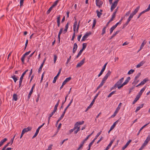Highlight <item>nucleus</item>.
<instances>
[{"instance_id": "c85d7f7f", "label": "nucleus", "mask_w": 150, "mask_h": 150, "mask_svg": "<svg viewBox=\"0 0 150 150\" xmlns=\"http://www.w3.org/2000/svg\"><path fill=\"white\" fill-rule=\"evenodd\" d=\"M84 123V121H82L81 122H78L76 123L75 125L76 126H79L80 125L83 124Z\"/></svg>"}, {"instance_id": "a18cd8bd", "label": "nucleus", "mask_w": 150, "mask_h": 150, "mask_svg": "<svg viewBox=\"0 0 150 150\" xmlns=\"http://www.w3.org/2000/svg\"><path fill=\"white\" fill-rule=\"evenodd\" d=\"M7 140V139L6 138H5L3 139V140H1L0 141V142H1V143L3 144L4 143L6 142Z\"/></svg>"}, {"instance_id": "a211bd4d", "label": "nucleus", "mask_w": 150, "mask_h": 150, "mask_svg": "<svg viewBox=\"0 0 150 150\" xmlns=\"http://www.w3.org/2000/svg\"><path fill=\"white\" fill-rule=\"evenodd\" d=\"M132 140H129L127 142L126 144L122 148V150H124L129 145V144L131 142Z\"/></svg>"}, {"instance_id": "79ce46f5", "label": "nucleus", "mask_w": 150, "mask_h": 150, "mask_svg": "<svg viewBox=\"0 0 150 150\" xmlns=\"http://www.w3.org/2000/svg\"><path fill=\"white\" fill-rule=\"evenodd\" d=\"M53 8V7H52V6H51L49 8V9L47 11V14H49L50 13L51 11L52 10Z\"/></svg>"}, {"instance_id": "bb28decb", "label": "nucleus", "mask_w": 150, "mask_h": 150, "mask_svg": "<svg viewBox=\"0 0 150 150\" xmlns=\"http://www.w3.org/2000/svg\"><path fill=\"white\" fill-rule=\"evenodd\" d=\"M120 30H118L117 31L110 37V38L109 39L110 40H111L112 39L113 37L115 36L117 34H118L120 32Z\"/></svg>"}, {"instance_id": "1a4fd4ad", "label": "nucleus", "mask_w": 150, "mask_h": 150, "mask_svg": "<svg viewBox=\"0 0 150 150\" xmlns=\"http://www.w3.org/2000/svg\"><path fill=\"white\" fill-rule=\"evenodd\" d=\"M107 63H108L107 62L103 66V68H102V69L101 70L100 73L98 75V77H100L102 74L103 72L105 71V68H106V65L107 64Z\"/></svg>"}, {"instance_id": "13d9d810", "label": "nucleus", "mask_w": 150, "mask_h": 150, "mask_svg": "<svg viewBox=\"0 0 150 150\" xmlns=\"http://www.w3.org/2000/svg\"><path fill=\"white\" fill-rule=\"evenodd\" d=\"M45 124V123H43L42 125H40V126L38 128V129H37L36 130H38V131H39V130L40 129L42 128L43 126L44 125V124Z\"/></svg>"}, {"instance_id": "ea45409f", "label": "nucleus", "mask_w": 150, "mask_h": 150, "mask_svg": "<svg viewBox=\"0 0 150 150\" xmlns=\"http://www.w3.org/2000/svg\"><path fill=\"white\" fill-rule=\"evenodd\" d=\"M11 78L14 80V82L16 83L17 80V79L16 77V76L14 75L11 76Z\"/></svg>"}, {"instance_id": "58836bf2", "label": "nucleus", "mask_w": 150, "mask_h": 150, "mask_svg": "<svg viewBox=\"0 0 150 150\" xmlns=\"http://www.w3.org/2000/svg\"><path fill=\"white\" fill-rule=\"evenodd\" d=\"M102 131H100L99 132H98L97 134L96 135V136H95V138L94 139V140H96L97 139V138L98 137L100 134L101 133Z\"/></svg>"}, {"instance_id": "9d476101", "label": "nucleus", "mask_w": 150, "mask_h": 150, "mask_svg": "<svg viewBox=\"0 0 150 150\" xmlns=\"http://www.w3.org/2000/svg\"><path fill=\"white\" fill-rule=\"evenodd\" d=\"M85 58H84L78 64L76 65V67H81L84 63Z\"/></svg>"}, {"instance_id": "bf43d9fd", "label": "nucleus", "mask_w": 150, "mask_h": 150, "mask_svg": "<svg viewBox=\"0 0 150 150\" xmlns=\"http://www.w3.org/2000/svg\"><path fill=\"white\" fill-rule=\"evenodd\" d=\"M70 105H69V104L68 105H67V106L66 107V108L65 109H64V112H63L65 113L66 112V111L67 109L69 107V106Z\"/></svg>"}, {"instance_id": "680f3d73", "label": "nucleus", "mask_w": 150, "mask_h": 150, "mask_svg": "<svg viewBox=\"0 0 150 150\" xmlns=\"http://www.w3.org/2000/svg\"><path fill=\"white\" fill-rule=\"evenodd\" d=\"M76 128V126H75V125H74V127L73 129H70L69 130V132L70 133H71Z\"/></svg>"}, {"instance_id": "473e14b6", "label": "nucleus", "mask_w": 150, "mask_h": 150, "mask_svg": "<svg viewBox=\"0 0 150 150\" xmlns=\"http://www.w3.org/2000/svg\"><path fill=\"white\" fill-rule=\"evenodd\" d=\"M13 99L16 101L17 100V95L16 94H14L13 95Z\"/></svg>"}, {"instance_id": "20e7f679", "label": "nucleus", "mask_w": 150, "mask_h": 150, "mask_svg": "<svg viewBox=\"0 0 150 150\" xmlns=\"http://www.w3.org/2000/svg\"><path fill=\"white\" fill-rule=\"evenodd\" d=\"M122 104L121 103H120L118 105V106L117 108L116 109V110L114 112V114L111 116V117H115L116 115L117 114L118 112V111L119 110Z\"/></svg>"}, {"instance_id": "4c0bfd02", "label": "nucleus", "mask_w": 150, "mask_h": 150, "mask_svg": "<svg viewBox=\"0 0 150 150\" xmlns=\"http://www.w3.org/2000/svg\"><path fill=\"white\" fill-rule=\"evenodd\" d=\"M95 140H94V139L88 145V147L91 148V146L94 143L95 141Z\"/></svg>"}, {"instance_id": "49530a36", "label": "nucleus", "mask_w": 150, "mask_h": 150, "mask_svg": "<svg viewBox=\"0 0 150 150\" xmlns=\"http://www.w3.org/2000/svg\"><path fill=\"white\" fill-rule=\"evenodd\" d=\"M100 91H99L98 93L97 94H96V96H95L93 99V100H94V101H95V100L96 99V98H97V97H98V95H99V94L100 93Z\"/></svg>"}, {"instance_id": "2eb2a0df", "label": "nucleus", "mask_w": 150, "mask_h": 150, "mask_svg": "<svg viewBox=\"0 0 150 150\" xmlns=\"http://www.w3.org/2000/svg\"><path fill=\"white\" fill-rule=\"evenodd\" d=\"M77 45L76 43H75L74 44L73 48V53L74 54L77 50Z\"/></svg>"}, {"instance_id": "2f4dec72", "label": "nucleus", "mask_w": 150, "mask_h": 150, "mask_svg": "<svg viewBox=\"0 0 150 150\" xmlns=\"http://www.w3.org/2000/svg\"><path fill=\"white\" fill-rule=\"evenodd\" d=\"M96 12L97 13V16H98V18H100L102 14V13L99 12L98 10L96 11Z\"/></svg>"}, {"instance_id": "37998d69", "label": "nucleus", "mask_w": 150, "mask_h": 150, "mask_svg": "<svg viewBox=\"0 0 150 150\" xmlns=\"http://www.w3.org/2000/svg\"><path fill=\"white\" fill-rule=\"evenodd\" d=\"M25 56L23 54L21 59V61L22 62L23 64L24 63V59L25 58Z\"/></svg>"}, {"instance_id": "a878e982", "label": "nucleus", "mask_w": 150, "mask_h": 150, "mask_svg": "<svg viewBox=\"0 0 150 150\" xmlns=\"http://www.w3.org/2000/svg\"><path fill=\"white\" fill-rule=\"evenodd\" d=\"M140 97V96L137 95L136 96V97L135 98L134 100L132 102V104H135V103L139 99Z\"/></svg>"}, {"instance_id": "7ed1b4c3", "label": "nucleus", "mask_w": 150, "mask_h": 150, "mask_svg": "<svg viewBox=\"0 0 150 150\" xmlns=\"http://www.w3.org/2000/svg\"><path fill=\"white\" fill-rule=\"evenodd\" d=\"M139 8L140 6H138L136 9H135L134 11H133L132 13L130 14L129 17L131 18H132L133 16L135 15L138 12L139 10Z\"/></svg>"}, {"instance_id": "a19ab883", "label": "nucleus", "mask_w": 150, "mask_h": 150, "mask_svg": "<svg viewBox=\"0 0 150 150\" xmlns=\"http://www.w3.org/2000/svg\"><path fill=\"white\" fill-rule=\"evenodd\" d=\"M43 65H44L43 64H41L40 67H39L38 69V72L39 73H40L41 72V70L43 67Z\"/></svg>"}, {"instance_id": "3c124183", "label": "nucleus", "mask_w": 150, "mask_h": 150, "mask_svg": "<svg viewBox=\"0 0 150 150\" xmlns=\"http://www.w3.org/2000/svg\"><path fill=\"white\" fill-rule=\"evenodd\" d=\"M54 63H55L57 60V55H56V54H54Z\"/></svg>"}, {"instance_id": "c03bdc74", "label": "nucleus", "mask_w": 150, "mask_h": 150, "mask_svg": "<svg viewBox=\"0 0 150 150\" xmlns=\"http://www.w3.org/2000/svg\"><path fill=\"white\" fill-rule=\"evenodd\" d=\"M116 92V91H113L112 92H111V93H110L109 94L108 96V98H109V97H110L111 96L113 95V94L114 93H115V92Z\"/></svg>"}, {"instance_id": "7c9ffc66", "label": "nucleus", "mask_w": 150, "mask_h": 150, "mask_svg": "<svg viewBox=\"0 0 150 150\" xmlns=\"http://www.w3.org/2000/svg\"><path fill=\"white\" fill-rule=\"evenodd\" d=\"M146 43V41H145V40H144V41L142 43L140 48V50H141L144 47V45Z\"/></svg>"}, {"instance_id": "f03ea898", "label": "nucleus", "mask_w": 150, "mask_h": 150, "mask_svg": "<svg viewBox=\"0 0 150 150\" xmlns=\"http://www.w3.org/2000/svg\"><path fill=\"white\" fill-rule=\"evenodd\" d=\"M130 79L131 78L130 77H128L127 79L125 80V82L123 83H122L120 86L118 87V89H120L122 87L124 86L127 84L129 82V81H130Z\"/></svg>"}, {"instance_id": "0eeeda50", "label": "nucleus", "mask_w": 150, "mask_h": 150, "mask_svg": "<svg viewBox=\"0 0 150 150\" xmlns=\"http://www.w3.org/2000/svg\"><path fill=\"white\" fill-rule=\"evenodd\" d=\"M62 69V68H61L59 69V72H58L57 74L54 78L53 80V81H52V83H55L56 82L58 77L59 76V74H60L61 73Z\"/></svg>"}, {"instance_id": "f704fd0d", "label": "nucleus", "mask_w": 150, "mask_h": 150, "mask_svg": "<svg viewBox=\"0 0 150 150\" xmlns=\"http://www.w3.org/2000/svg\"><path fill=\"white\" fill-rule=\"evenodd\" d=\"M115 28L113 26H112L110 29V34H111L112 32H113V30Z\"/></svg>"}, {"instance_id": "f257e3e1", "label": "nucleus", "mask_w": 150, "mask_h": 150, "mask_svg": "<svg viewBox=\"0 0 150 150\" xmlns=\"http://www.w3.org/2000/svg\"><path fill=\"white\" fill-rule=\"evenodd\" d=\"M150 140V134L147 137L146 140L144 141V142L142 144L141 147L139 149V150H142L144 147L147 144Z\"/></svg>"}, {"instance_id": "09e8293b", "label": "nucleus", "mask_w": 150, "mask_h": 150, "mask_svg": "<svg viewBox=\"0 0 150 150\" xmlns=\"http://www.w3.org/2000/svg\"><path fill=\"white\" fill-rule=\"evenodd\" d=\"M134 71V69H131L128 72V74H130L133 73Z\"/></svg>"}, {"instance_id": "774afa93", "label": "nucleus", "mask_w": 150, "mask_h": 150, "mask_svg": "<svg viewBox=\"0 0 150 150\" xmlns=\"http://www.w3.org/2000/svg\"><path fill=\"white\" fill-rule=\"evenodd\" d=\"M52 146L53 145L52 144L50 145V146H48L47 150H51L52 149Z\"/></svg>"}, {"instance_id": "6e6d98bb", "label": "nucleus", "mask_w": 150, "mask_h": 150, "mask_svg": "<svg viewBox=\"0 0 150 150\" xmlns=\"http://www.w3.org/2000/svg\"><path fill=\"white\" fill-rule=\"evenodd\" d=\"M60 15H59L57 18V22H60Z\"/></svg>"}, {"instance_id": "8fccbe9b", "label": "nucleus", "mask_w": 150, "mask_h": 150, "mask_svg": "<svg viewBox=\"0 0 150 150\" xmlns=\"http://www.w3.org/2000/svg\"><path fill=\"white\" fill-rule=\"evenodd\" d=\"M96 23V19H94L93 21V24L92 25V28H93L95 26Z\"/></svg>"}, {"instance_id": "4468645a", "label": "nucleus", "mask_w": 150, "mask_h": 150, "mask_svg": "<svg viewBox=\"0 0 150 150\" xmlns=\"http://www.w3.org/2000/svg\"><path fill=\"white\" fill-rule=\"evenodd\" d=\"M15 136H15H14V137L11 139V142H8L7 144H6V145H5L4 146V148H5V147H7L10 144H11V145L13 144V142L14 139V138Z\"/></svg>"}, {"instance_id": "4d7b16f0", "label": "nucleus", "mask_w": 150, "mask_h": 150, "mask_svg": "<svg viewBox=\"0 0 150 150\" xmlns=\"http://www.w3.org/2000/svg\"><path fill=\"white\" fill-rule=\"evenodd\" d=\"M6 147H5V148H4V147L1 150L4 149V150H11L12 149L11 148L8 147V148H7L6 149Z\"/></svg>"}, {"instance_id": "6ab92c4d", "label": "nucleus", "mask_w": 150, "mask_h": 150, "mask_svg": "<svg viewBox=\"0 0 150 150\" xmlns=\"http://www.w3.org/2000/svg\"><path fill=\"white\" fill-rule=\"evenodd\" d=\"M32 128L30 127H28L27 128H24L22 130L25 133V132H27L29 131H30L31 130Z\"/></svg>"}, {"instance_id": "338daca9", "label": "nucleus", "mask_w": 150, "mask_h": 150, "mask_svg": "<svg viewBox=\"0 0 150 150\" xmlns=\"http://www.w3.org/2000/svg\"><path fill=\"white\" fill-rule=\"evenodd\" d=\"M115 16L112 15V17L111 19L110 20V21H112L115 18Z\"/></svg>"}, {"instance_id": "0e129e2a", "label": "nucleus", "mask_w": 150, "mask_h": 150, "mask_svg": "<svg viewBox=\"0 0 150 150\" xmlns=\"http://www.w3.org/2000/svg\"><path fill=\"white\" fill-rule=\"evenodd\" d=\"M25 75V74H24V73L22 74L21 77L20 78V80H21L23 81V79L24 76Z\"/></svg>"}, {"instance_id": "dca6fc26", "label": "nucleus", "mask_w": 150, "mask_h": 150, "mask_svg": "<svg viewBox=\"0 0 150 150\" xmlns=\"http://www.w3.org/2000/svg\"><path fill=\"white\" fill-rule=\"evenodd\" d=\"M146 88V86H145L143 88H142V89L141 90V91H139V94L137 95L139 96L140 97L142 95V93L144 91Z\"/></svg>"}, {"instance_id": "423d86ee", "label": "nucleus", "mask_w": 150, "mask_h": 150, "mask_svg": "<svg viewBox=\"0 0 150 150\" xmlns=\"http://www.w3.org/2000/svg\"><path fill=\"white\" fill-rule=\"evenodd\" d=\"M124 79V78L123 77L120 79L118 81L117 83H115V84L117 86V87L118 88V87L120 86L122 84V83L123 82Z\"/></svg>"}, {"instance_id": "5fc2aeb1", "label": "nucleus", "mask_w": 150, "mask_h": 150, "mask_svg": "<svg viewBox=\"0 0 150 150\" xmlns=\"http://www.w3.org/2000/svg\"><path fill=\"white\" fill-rule=\"evenodd\" d=\"M139 81V80H134V81L132 83V84L136 85L138 83V82Z\"/></svg>"}, {"instance_id": "412c9836", "label": "nucleus", "mask_w": 150, "mask_h": 150, "mask_svg": "<svg viewBox=\"0 0 150 150\" xmlns=\"http://www.w3.org/2000/svg\"><path fill=\"white\" fill-rule=\"evenodd\" d=\"M145 62V61H142L140 62L137 65L136 67L137 68H139L140 67L142 66L143 64H144Z\"/></svg>"}, {"instance_id": "69168bd1", "label": "nucleus", "mask_w": 150, "mask_h": 150, "mask_svg": "<svg viewBox=\"0 0 150 150\" xmlns=\"http://www.w3.org/2000/svg\"><path fill=\"white\" fill-rule=\"evenodd\" d=\"M111 145L109 144L104 150H108L111 147Z\"/></svg>"}, {"instance_id": "5701e85b", "label": "nucleus", "mask_w": 150, "mask_h": 150, "mask_svg": "<svg viewBox=\"0 0 150 150\" xmlns=\"http://www.w3.org/2000/svg\"><path fill=\"white\" fill-rule=\"evenodd\" d=\"M150 123V122H149V123L146 124V125H144V126H142L139 130V131H138V132L137 133V135H138L140 133V132L141 131H142V130L147 125H148V124H149Z\"/></svg>"}, {"instance_id": "39448f33", "label": "nucleus", "mask_w": 150, "mask_h": 150, "mask_svg": "<svg viewBox=\"0 0 150 150\" xmlns=\"http://www.w3.org/2000/svg\"><path fill=\"white\" fill-rule=\"evenodd\" d=\"M91 34V32H86L84 35L82 39H81V41H85L86 39L88 38V36Z\"/></svg>"}, {"instance_id": "f8f14e48", "label": "nucleus", "mask_w": 150, "mask_h": 150, "mask_svg": "<svg viewBox=\"0 0 150 150\" xmlns=\"http://www.w3.org/2000/svg\"><path fill=\"white\" fill-rule=\"evenodd\" d=\"M96 6H98L99 8H100L102 6L103 2L102 1L99 0L98 1H96Z\"/></svg>"}, {"instance_id": "4be33fe9", "label": "nucleus", "mask_w": 150, "mask_h": 150, "mask_svg": "<svg viewBox=\"0 0 150 150\" xmlns=\"http://www.w3.org/2000/svg\"><path fill=\"white\" fill-rule=\"evenodd\" d=\"M95 101H94V100H92V102L90 104V105L88 106V107L86 109V110H85V112H86L89 109H90V108H91V106L93 105V104Z\"/></svg>"}, {"instance_id": "6e6552de", "label": "nucleus", "mask_w": 150, "mask_h": 150, "mask_svg": "<svg viewBox=\"0 0 150 150\" xmlns=\"http://www.w3.org/2000/svg\"><path fill=\"white\" fill-rule=\"evenodd\" d=\"M35 86V84H34L33 85L32 87L31 90L30 91V92L28 95V100H29L30 99V97L31 95V94H32V93H33V91L34 88Z\"/></svg>"}, {"instance_id": "f3484780", "label": "nucleus", "mask_w": 150, "mask_h": 150, "mask_svg": "<svg viewBox=\"0 0 150 150\" xmlns=\"http://www.w3.org/2000/svg\"><path fill=\"white\" fill-rule=\"evenodd\" d=\"M65 114V113H64L63 112L62 114L61 115V116L58 119L57 121L56 124V125H57L58 124L59 122L63 117L64 116Z\"/></svg>"}, {"instance_id": "9b49d317", "label": "nucleus", "mask_w": 150, "mask_h": 150, "mask_svg": "<svg viewBox=\"0 0 150 150\" xmlns=\"http://www.w3.org/2000/svg\"><path fill=\"white\" fill-rule=\"evenodd\" d=\"M74 18L75 20V22L74 23L73 25V30L74 31H75L76 28L77 24V22L76 20V17L74 16Z\"/></svg>"}, {"instance_id": "72a5a7b5", "label": "nucleus", "mask_w": 150, "mask_h": 150, "mask_svg": "<svg viewBox=\"0 0 150 150\" xmlns=\"http://www.w3.org/2000/svg\"><path fill=\"white\" fill-rule=\"evenodd\" d=\"M83 50L82 49H81L80 51H79V52L78 54L76 56V58H78L81 54L82 52H83Z\"/></svg>"}, {"instance_id": "e433bc0d", "label": "nucleus", "mask_w": 150, "mask_h": 150, "mask_svg": "<svg viewBox=\"0 0 150 150\" xmlns=\"http://www.w3.org/2000/svg\"><path fill=\"white\" fill-rule=\"evenodd\" d=\"M87 46V44L86 43H83L82 44V48L81 49L83 50H84L86 48Z\"/></svg>"}, {"instance_id": "ddd939ff", "label": "nucleus", "mask_w": 150, "mask_h": 150, "mask_svg": "<svg viewBox=\"0 0 150 150\" xmlns=\"http://www.w3.org/2000/svg\"><path fill=\"white\" fill-rule=\"evenodd\" d=\"M119 1V0H116L115 1L113 2V3H112V4L111 7L115 9L117 6V3Z\"/></svg>"}, {"instance_id": "e2e57ef3", "label": "nucleus", "mask_w": 150, "mask_h": 150, "mask_svg": "<svg viewBox=\"0 0 150 150\" xmlns=\"http://www.w3.org/2000/svg\"><path fill=\"white\" fill-rule=\"evenodd\" d=\"M59 105L58 104H56V105H55V106H54V110L55 111H56V110H57V108L58 107V106Z\"/></svg>"}, {"instance_id": "c756f323", "label": "nucleus", "mask_w": 150, "mask_h": 150, "mask_svg": "<svg viewBox=\"0 0 150 150\" xmlns=\"http://www.w3.org/2000/svg\"><path fill=\"white\" fill-rule=\"evenodd\" d=\"M119 120H117V121H116L113 124V125L111 127V129H113L115 127L116 125L118 122H119Z\"/></svg>"}, {"instance_id": "de8ad7c7", "label": "nucleus", "mask_w": 150, "mask_h": 150, "mask_svg": "<svg viewBox=\"0 0 150 150\" xmlns=\"http://www.w3.org/2000/svg\"><path fill=\"white\" fill-rule=\"evenodd\" d=\"M106 28V27H104L103 28V29L102 30V35H103L105 33V30Z\"/></svg>"}, {"instance_id": "c9c22d12", "label": "nucleus", "mask_w": 150, "mask_h": 150, "mask_svg": "<svg viewBox=\"0 0 150 150\" xmlns=\"http://www.w3.org/2000/svg\"><path fill=\"white\" fill-rule=\"evenodd\" d=\"M59 0H57V1H56L52 5V7H54V6L57 5V4L59 2Z\"/></svg>"}, {"instance_id": "aec40b11", "label": "nucleus", "mask_w": 150, "mask_h": 150, "mask_svg": "<svg viewBox=\"0 0 150 150\" xmlns=\"http://www.w3.org/2000/svg\"><path fill=\"white\" fill-rule=\"evenodd\" d=\"M111 74V72L110 70H108V72L106 74L103 78L107 80L108 76H110Z\"/></svg>"}, {"instance_id": "864d4df0", "label": "nucleus", "mask_w": 150, "mask_h": 150, "mask_svg": "<svg viewBox=\"0 0 150 150\" xmlns=\"http://www.w3.org/2000/svg\"><path fill=\"white\" fill-rule=\"evenodd\" d=\"M106 79L103 78L102 79V81L100 83L101 84H102L103 85L104 83H105V81H106Z\"/></svg>"}, {"instance_id": "b1692460", "label": "nucleus", "mask_w": 150, "mask_h": 150, "mask_svg": "<svg viewBox=\"0 0 150 150\" xmlns=\"http://www.w3.org/2000/svg\"><path fill=\"white\" fill-rule=\"evenodd\" d=\"M69 23H67L66 24V25L65 26V28L64 29L63 31L64 33V34L66 33L67 31V29L69 27Z\"/></svg>"}, {"instance_id": "cd10ccee", "label": "nucleus", "mask_w": 150, "mask_h": 150, "mask_svg": "<svg viewBox=\"0 0 150 150\" xmlns=\"http://www.w3.org/2000/svg\"><path fill=\"white\" fill-rule=\"evenodd\" d=\"M149 81V79L147 78L144 79L141 82V84L142 85L144 84L146 82Z\"/></svg>"}, {"instance_id": "603ef678", "label": "nucleus", "mask_w": 150, "mask_h": 150, "mask_svg": "<svg viewBox=\"0 0 150 150\" xmlns=\"http://www.w3.org/2000/svg\"><path fill=\"white\" fill-rule=\"evenodd\" d=\"M63 28H61L60 29V30H59V34H58V35H60L62 33V31H63Z\"/></svg>"}, {"instance_id": "052dcab7", "label": "nucleus", "mask_w": 150, "mask_h": 150, "mask_svg": "<svg viewBox=\"0 0 150 150\" xmlns=\"http://www.w3.org/2000/svg\"><path fill=\"white\" fill-rule=\"evenodd\" d=\"M24 0H20V5L21 7L23 5Z\"/></svg>"}, {"instance_id": "393cba45", "label": "nucleus", "mask_w": 150, "mask_h": 150, "mask_svg": "<svg viewBox=\"0 0 150 150\" xmlns=\"http://www.w3.org/2000/svg\"><path fill=\"white\" fill-rule=\"evenodd\" d=\"M71 79V78L70 77L67 78L63 81L62 83L65 85L66 83L69 81Z\"/></svg>"}]
</instances>
